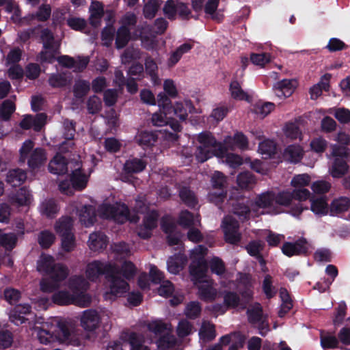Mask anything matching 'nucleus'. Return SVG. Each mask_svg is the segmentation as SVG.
I'll use <instances>...</instances> for the list:
<instances>
[{
  "instance_id": "2",
  "label": "nucleus",
  "mask_w": 350,
  "mask_h": 350,
  "mask_svg": "<svg viewBox=\"0 0 350 350\" xmlns=\"http://www.w3.org/2000/svg\"><path fill=\"white\" fill-rule=\"evenodd\" d=\"M39 341L48 344L55 340L75 346L80 345L79 334L74 325L65 321H59L57 325L49 323L34 328Z\"/></svg>"
},
{
  "instance_id": "34",
  "label": "nucleus",
  "mask_w": 350,
  "mask_h": 350,
  "mask_svg": "<svg viewBox=\"0 0 350 350\" xmlns=\"http://www.w3.org/2000/svg\"><path fill=\"white\" fill-rule=\"evenodd\" d=\"M145 70L147 75L150 77L154 85L160 83L158 76V66L154 59L150 55H147L144 60Z\"/></svg>"
},
{
  "instance_id": "19",
  "label": "nucleus",
  "mask_w": 350,
  "mask_h": 350,
  "mask_svg": "<svg viewBox=\"0 0 350 350\" xmlns=\"http://www.w3.org/2000/svg\"><path fill=\"white\" fill-rule=\"evenodd\" d=\"M310 210L318 216L327 215L329 206L327 203V198L325 196L316 197L313 196L310 198Z\"/></svg>"
},
{
  "instance_id": "58",
  "label": "nucleus",
  "mask_w": 350,
  "mask_h": 350,
  "mask_svg": "<svg viewBox=\"0 0 350 350\" xmlns=\"http://www.w3.org/2000/svg\"><path fill=\"white\" fill-rule=\"evenodd\" d=\"M202 308L198 301H190L186 306L185 314L190 319H196L201 313Z\"/></svg>"
},
{
  "instance_id": "36",
  "label": "nucleus",
  "mask_w": 350,
  "mask_h": 350,
  "mask_svg": "<svg viewBox=\"0 0 350 350\" xmlns=\"http://www.w3.org/2000/svg\"><path fill=\"white\" fill-rule=\"evenodd\" d=\"M31 200V195L29 190L23 187L18 189L16 193L10 196V201L13 204L18 206L28 205Z\"/></svg>"
},
{
  "instance_id": "47",
  "label": "nucleus",
  "mask_w": 350,
  "mask_h": 350,
  "mask_svg": "<svg viewBox=\"0 0 350 350\" xmlns=\"http://www.w3.org/2000/svg\"><path fill=\"white\" fill-rule=\"evenodd\" d=\"M232 213L238 216L241 221H245L249 217L250 208L248 205L243 202L236 201L232 205Z\"/></svg>"
},
{
  "instance_id": "57",
  "label": "nucleus",
  "mask_w": 350,
  "mask_h": 350,
  "mask_svg": "<svg viewBox=\"0 0 350 350\" xmlns=\"http://www.w3.org/2000/svg\"><path fill=\"white\" fill-rule=\"evenodd\" d=\"M321 345L324 350L335 349L340 348L343 349L342 347H339V341L338 338L335 336H325L321 337Z\"/></svg>"
},
{
  "instance_id": "52",
  "label": "nucleus",
  "mask_w": 350,
  "mask_h": 350,
  "mask_svg": "<svg viewBox=\"0 0 350 350\" xmlns=\"http://www.w3.org/2000/svg\"><path fill=\"white\" fill-rule=\"evenodd\" d=\"M58 211V206L53 200H46L40 206V212L47 217H55Z\"/></svg>"
},
{
  "instance_id": "15",
  "label": "nucleus",
  "mask_w": 350,
  "mask_h": 350,
  "mask_svg": "<svg viewBox=\"0 0 350 350\" xmlns=\"http://www.w3.org/2000/svg\"><path fill=\"white\" fill-rule=\"evenodd\" d=\"M68 287L74 295L88 294L90 284L83 275H72L68 280Z\"/></svg>"
},
{
  "instance_id": "31",
  "label": "nucleus",
  "mask_w": 350,
  "mask_h": 350,
  "mask_svg": "<svg viewBox=\"0 0 350 350\" xmlns=\"http://www.w3.org/2000/svg\"><path fill=\"white\" fill-rule=\"evenodd\" d=\"M247 316L248 322L256 325L258 322L261 321L266 316L263 314V309L260 303L256 302L250 308L247 310Z\"/></svg>"
},
{
  "instance_id": "18",
  "label": "nucleus",
  "mask_w": 350,
  "mask_h": 350,
  "mask_svg": "<svg viewBox=\"0 0 350 350\" xmlns=\"http://www.w3.org/2000/svg\"><path fill=\"white\" fill-rule=\"evenodd\" d=\"M51 14V8L50 5L47 3H42L35 12H33L25 16V19L27 20V23H30L33 21L45 22L49 19Z\"/></svg>"
},
{
  "instance_id": "29",
  "label": "nucleus",
  "mask_w": 350,
  "mask_h": 350,
  "mask_svg": "<svg viewBox=\"0 0 350 350\" xmlns=\"http://www.w3.org/2000/svg\"><path fill=\"white\" fill-rule=\"evenodd\" d=\"M178 196L181 201L189 208H194L198 203L195 193L191 190L189 187H180L178 191Z\"/></svg>"
},
{
  "instance_id": "4",
  "label": "nucleus",
  "mask_w": 350,
  "mask_h": 350,
  "mask_svg": "<svg viewBox=\"0 0 350 350\" xmlns=\"http://www.w3.org/2000/svg\"><path fill=\"white\" fill-rule=\"evenodd\" d=\"M198 142L200 145L196 148L195 157L200 163H204L214 156L224 158L228 152L226 146L218 142L210 133H200L198 136Z\"/></svg>"
},
{
  "instance_id": "54",
  "label": "nucleus",
  "mask_w": 350,
  "mask_h": 350,
  "mask_svg": "<svg viewBox=\"0 0 350 350\" xmlns=\"http://www.w3.org/2000/svg\"><path fill=\"white\" fill-rule=\"evenodd\" d=\"M262 289L267 299L273 298L277 293V289L273 286L272 277L270 275H266L264 278L262 284Z\"/></svg>"
},
{
  "instance_id": "13",
  "label": "nucleus",
  "mask_w": 350,
  "mask_h": 350,
  "mask_svg": "<svg viewBox=\"0 0 350 350\" xmlns=\"http://www.w3.org/2000/svg\"><path fill=\"white\" fill-rule=\"evenodd\" d=\"M282 253L288 256L306 255L309 244L305 238H301L295 242H285L282 247Z\"/></svg>"
},
{
  "instance_id": "53",
  "label": "nucleus",
  "mask_w": 350,
  "mask_h": 350,
  "mask_svg": "<svg viewBox=\"0 0 350 350\" xmlns=\"http://www.w3.org/2000/svg\"><path fill=\"white\" fill-rule=\"evenodd\" d=\"M140 50L133 46L127 47L121 55V59L123 64H129L133 61L140 59Z\"/></svg>"
},
{
  "instance_id": "56",
  "label": "nucleus",
  "mask_w": 350,
  "mask_h": 350,
  "mask_svg": "<svg viewBox=\"0 0 350 350\" xmlns=\"http://www.w3.org/2000/svg\"><path fill=\"white\" fill-rule=\"evenodd\" d=\"M159 214L157 211L152 210L143 219L142 224L148 230H153L157 227Z\"/></svg>"
},
{
  "instance_id": "41",
  "label": "nucleus",
  "mask_w": 350,
  "mask_h": 350,
  "mask_svg": "<svg viewBox=\"0 0 350 350\" xmlns=\"http://www.w3.org/2000/svg\"><path fill=\"white\" fill-rule=\"evenodd\" d=\"M229 90L232 98L238 100H249L250 96L241 88L240 83L236 80H232L230 83Z\"/></svg>"
},
{
  "instance_id": "3",
  "label": "nucleus",
  "mask_w": 350,
  "mask_h": 350,
  "mask_svg": "<svg viewBox=\"0 0 350 350\" xmlns=\"http://www.w3.org/2000/svg\"><path fill=\"white\" fill-rule=\"evenodd\" d=\"M136 274V267L131 261H124L116 271L115 264L111 262V297H121L129 290V284L124 280H131Z\"/></svg>"
},
{
  "instance_id": "27",
  "label": "nucleus",
  "mask_w": 350,
  "mask_h": 350,
  "mask_svg": "<svg viewBox=\"0 0 350 350\" xmlns=\"http://www.w3.org/2000/svg\"><path fill=\"white\" fill-rule=\"evenodd\" d=\"M88 176L81 172L79 163H77V167L72 170L70 175V182L76 190L83 189L88 183Z\"/></svg>"
},
{
  "instance_id": "63",
  "label": "nucleus",
  "mask_w": 350,
  "mask_h": 350,
  "mask_svg": "<svg viewBox=\"0 0 350 350\" xmlns=\"http://www.w3.org/2000/svg\"><path fill=\"white\" fill-rule=\"evenodd\" d=\"M60 237H62L61 245L62 250L66 252L74 250L76 246L74 234H67Z\"/></svg>"
},
{
  "instance_id": "37",
  "label": "nucleus",
  "mask_w": 350,
  "mask_h": 350,
  "mask_svg": "<svg viewBox=\"0 0 350 350\" xmlns=\"http://www.w3.org/2000/svg\"><path fill=\"white\" fill-rule=\"evenodd\" d=\"M158 139V135L152 131H142L137 138V142L144 149L152 147Z\"/></svg>"
},
{
  "instance_id": "5",
  "label": "nucleus",
  "mask_w": 350,
  "mask_h": 350,
  "mask_svg": "<svg viewBox=\"0 0 350 350\" xmlns=\"http://www.w3.org/2000/svg\"><path fill=\"white\" fill-rule=\"evenodd\" d=\"M157 100L158 106L165 116L174 115L181 121L186 120L188 113H191L194 109L191 100H185L184 103L177 102L172 105L170 98H168L165 93H159L157 95Z\"/></svg>"
},
{
  "instance_id": "16",
  "label": "nucleus",
  "mask_w": 350,
  "mask_h": 350,
  "mask_svg": "<svg viewBox=\"0 0 350 350\" xmlns=\"http://www.w3.org/2000/svg\"><path fill=\"white\" fill-rule=\"evenodd\" d=\"M198 284V288L200 299L204 301H214L217 296V290L213 286V280H207Z\"/></svg>"
},
{
  "instance_id": "55",
  "label": "nucleus",
  "mask_w": 350,
  "mask_h": 350,
  "mask_svg": "<svg viewBox=\"0 0 350 350\" xmlns=\"http://www.w3.org/2000/svg\"><path fill=\"white\" fill-rule=\"evenodd\" d=\"M209 267L213 273L219 276L224 275L226 270L224 262L217 256H214L211 259Z\"/></svg>"
},
{
  "instance_id": "28",
  "label": "nucleus",
  "mask_w": 350,
  "mask_h": 350,
  "mask_svg": "<svg viewBox=\"0 0 350 350\" xmlns=\"http://www.w3.org/2000/svg\"><path fill=\"white\" fill-rule=\"evenodd\" d=\"M75 133V129L74 123L72 121H70L68 120H66L64 122V138L68 141L66 143H62L60 149L62 151H68L69 148H71L74 143L72 142V139L74 137Z\"/></svg>"
},
{
  "instance_id": "14",
  "label": "nucleus",
  "mask_w": 350,
  "mask_h": 350,
  "mask_svg": "<svg viewBox=\"0 0 350 350\" xmlns=\"http://www.w3.org/2000/svg\"><path fill=\"white\" fill-rule=\"evenodd\" d=\"M226 182V177L223 174V173L216 171L214 172L212 178L211 183L212 186L214 189H219L221 190L219 193L213 192L209 195L210 199L211 201H214L216 202H223L224 199L226 197V192L224 191V186Z\"/></svg>"
},
{
  "instance_id": "39",
  "label": "nucleus",
  "mask_w": 350,
  "mask_h": 350,
  "mask_svg": "<svg viewBox=\"0 0 350 350\" xmlns=\"http://www.w3.org/2000/svg\"><path fill=\"white\" fill-rule=\"evenodd\" d=\"M349 165L343 158H335L332 168L331 175L334 178H341L348 171Z\"/></svg>"
},
{
  "instance_id": "49",
  "label": "nucleus",
  "mask_w": 350,
  "mask_h": 350,
  "mask_svg": "<svg viewBox=\"0 0 350 350\" xmlns=\"http://www.w3.org/2000/svg\"><path fill=\"white\" fill-rule=\"evenodd\" d=\"M18 238L14 233H5L0 230V245L6 250H12L16 245Z\"/></svg>"
},
{
  "instance_id": "44",
  "label": "nucleus",
  "mask_w": 350,
  "mask_h": 350,
  "mask_svg": "<svg viewBox=\"0 0 350 350\" xmlns=\"http://www.w3.org/2000/svg\"><path fill=\"white\" fill-rule=\"evenodd\" d=\"M275 94L278 97L285 98L290 96L293 92V85L291 80L284 79L278 81L274 86Z\"/></svg>"
},
{
  "instance_id": "46",
  "label": "nucleus",
  "mask_w": 350,
  "mask_h": 350,
  "mask_svg": "<svg viewBox=\"0 0 350 350\" xmlns=\"http://www.w3.org/2000/svg\"><path fill=\"white\" fill-rule=\"evenodd\" d=\"M243 288L240 290L239 295L241 296V301L246 306L253 299L254 291L252 289V284L247 275H246L245 279L243 280Z\"/></svg>"
},
{
  "instance_id": "7",
  "label": "nucleus",
  "mask_w": 350,
  "mask_h": 350,
  "mask_svg": "<svg viewBox=\"0 0 350 350\" xmlns=\"http://www.w3.org/2000/svg\"><path fill=\"white\" fill-rule=\"evenodd\" d=\"M52 301L59 306L74 304L81 308L89 307L92 304L90 294L74 295L67 290H58L52 295Z\"/></svg>"
},
{
  "instance_id": "1",
  "label": "nucleus",
  "mask_w": 350,
  "mask_h": 350,
  "mask_svg": "<svg viewBox=\"0 0 350 350\" xmlns=\"http://www.w3.org/2000/svg\"><path fill=\"white\" fill-rule=\"evenodd\" d=\"M37 270L50 278H42L40 282V290L44 293H52L60 287L61 282L69 275V269L62 263L56 262L50 255L42 254L37 261Z\"/></svg>"
},
{
  "instance_id": "33",
  "label": "nucleus",
  "mask_w": 350,
  "mask_h": 350,
  "mask_svg": "<svg viewBox=\"0 0 350 350\" xmlns=\"http://www.w3.org/2000/svg\"><path fill=\"white\" fill-rule=\"evenodd\" d=\"M121 338L123 340L126 341L131 346L130 350L138 348L144 343V336L135 332H130L129 330L122 332Z\"/></svg>"
},
{
  "instance_id": "48",
  "label": "nucleus",
  "mask_w": 350,
  "mask_h": 350,
  "mask_svg": "<svg viewBox=\"0 0 350 350\" xmlns=\"http://www.w3.org/2000/svg\"><path fill=\"white\" fill-rule=\"evenodd\" d=\"M133 38V34L129 29H125L124 27H119L116 38V46L117 49H123L125 47L129 40Z\"/></svg>"
},
{
  "instance_id": "50",
  "label": "nucleus",
  "mask_w": 350,
  "mask_h": 350,
  "mask_svg": "<svg viewBox=\"0 0 350 350\" xmlns=\"http://www.w3.org/2000/svg\"><path fill=\"white\" fill-rule=\"evenodd\" d=\"M55 239V235L49 230H42L38 235V242L43 249L49 248Z\"/></svg>"
},
{
  "instance_id": "62",
  "label": "nucleus",
  "mask_w": 350,
  "mask_h": 350,
  "mask_svg": "<svg viewBox=\"0 0 350 350\" xmlns=\"http://www.w3.org/2000/svg\"><path fill=\"white\" fill-rule=\"evenodd\" d=\"M90 89V83L85 80L77 81L74 86V94L77 98H83Z\"/></svg>"
},
{
  "instance_id": "20",
  "label": "nucleus",
  "mask_w": 350,
  "mask_h": 350,
  "mask_svg": "<svg viewBox=\"0 0 350 350\" xmlns=\"http://www.w3.org/2000/svg\"><path fill=\"white\" fill-rule=\"evenodd\" d=\"M107 237L103 232H93L90 234L88 246L92 251L100 252L107 245Z\"/></svg>"
},
{
  "instance_id": "60",
  "label": "nucleus",
  "mask_w": 350,
  "mask_h": 350,
  "mask_svg": "<svg viewBox=\"0 0 350 350\" xmlns=\"http://www.w3.org/2000/svg\"><path fill=\"white\" fill-rule=\"evenodd\" d=\"M160 6L159 0H148L144 8V15L146 18L154 17Z\"/></svg>"
},
{
  "instance_id": "59",
  "label": "nucleus",
  "mask_w": 350,
  "mask_h": 350,
  "mask_svg": "<svg viewBox=\"0 0 350 350\" xmlns=\"http://www.w3.org/2000/svg\"><path fill=\"white\" fill-rule=\"evenodd\" d=\"M348 48V46L338 38H332L329 40L327 44L325 46L330 53L341 51Z\"/></svg>"
},
{
  "instance_id": "43",
  "label": "nucleus",
  "mask_w": 350,
  "mask_h": 350,
  "mask_svg": "<svg viewBox=\"0 0 350 350\" xmlns=\"http://www.w3.org/2000/svg\"><path fill=\"white\" fill-rule=\"evenodd\" d=\"M16 96H12L3 102L0 107V117L4 120H8L11 115L16 109L15 102Z\"/></svg>"
},
{
  "instance_id": "51",
  "label": "nucleus",
  "mask_w": 350,
  "mask_h": 350,
  "mask_svg": "<svg viewBox=\"0 0 350 350\" xmlns=\"http://www.w3.org/2000/svg\"><path fill=\"white\" fill-rule=\"evenodd\" d=\"M156 344L159 350L172 349L176 345V338L173 335L166 334L160 336Z\"/></svg>"
},
{
  "instance_id": "24",
  "label": "nucleus",
  "mask_w": 350,
  "mask_h": 350,
  "mask_svg": "<svg viewBox=\"0 0 350 350\" xmlns=\"http://www.w3.org/2000/svg\"><path fill=\"white\" fill-rule=\"evenodd\" d=\"M304 150L299 145L288 146L283 152L284 160L293 163H299L303 158Z\"/></svg>"
},
{
  "instance_id": "42",
  "label": "nucleus",
  "mask_w": 350,
  "mask_h": 350,
  "mask_svg": "<svg viewBox=\"0 0 350 350\" xmlns=\"http://www.w3.org/2000/svg\"><path fill=\"white\" fill-rule=\"evenodd\" d=\"M238 186L241 189H250L256 183L255 176L249 171H244L239 174L237 178Z\"/></svg>"
},
{
  "instance_id": "38",
  "label": "nucleus",
  "mask_w": 350,
  "mask_h": 350,
  "mask_svg": "<svg viewBox=\"0 0 350 350\" xmlns=\"http://www.w3.org/2000/svg\"><path fill=\"white\" fill-rule=\"evenodd\" d=\"M27 178L26 172L21 169L11 170L8 172L6 181L14 187L23 183Z\"/></svg>"
},
{
  "instance_id": "64",
  "label": "nucleus",
  "mask_w": 350,
  "mask_h": 350,
  "mask_svg": "<svg viewBox=\"0 0 350 350\" xmlns=\"http://www.w3.org/2000/svg\"><path fill=\"white\" fill-rule=\"evenodd\" d=\"M40 38L43 48H51L57 46L53 33L47 28L41 31Z\"/></svg>"
},
{
  "instance_id": "61",
  "label": "nucleus",
  "mask_w": 350,
  "mask_h": 350,
  "mask_svg": "<svg viewBox=\"0 0 350 350\" xmlns=\"http://www.w3.org/2000/svg\"><path fill=\"white\" fill-rule=\"evenodd\" d=\"M259 150L261 154L271 157L276 153V144L272 140H265L259 144Z\"/></svg>"
},
{
  "instance_id": "40",
  "label": "nucleus",
  "mask_w": 350,
  "mask_h": 350,
  "mask_svg": "<svg viewBox=\"0 0 350 350\" xmlns=\"http://www.w3.org/2000/svg\"><path fill=\"white\" fill-rule=\"evenodd\" d=\"M275 200V193L273 191H267L258 195L255 200V204L261 208L271 207Z\"/></svg>"
},
{
  "instance_id": "23",
  "label": "nucleus",
  "mask_w": 350,
  "mask_h": 350,
  "mask_svg": "<svg viewBox=\"0 0 350 350\" xmlns=\"http://www.w3.org/2000/svg\"><path fill=\"white\" fill-rule=\"evenodd\" d=\"M147 165V162L142 159L133 157L126 161L123 170L127 174H138L143 172Z\"/></svg>"
},
{
  "instance_id": "22",
  "label": "nucleus",
  "mask_w": 350,
  "mask_h": 350,
  "mask_svg": "<svg viewBox=\"0 0 350 350\" xmlns=\"http://www.w3.org/2000/svg\"><path fill=\"white\" fill-rule=\"evenodd\" d=\"M68 165H70V163H67L64 157L60 154H56L50 161L49 170L52 174L61 175L68 172L69 168ZM70 168H71V167H70Z\"/></svg>"
},
{
  "instance_id": "10",
  "label": "nucleus",
  "mask_w": 350,
  "mask_h": 350,
  "mask_svg": "<svg viewBox=\"0 0 350 350\" xmlns=\"http://www.w3.org/2000/svg\"><path fill=\"white\" fill-rule=\"evenodd\" d=\"M109 274V263L100 260H94L88 263L85 269V275L91 282H96L101 275L106 278Z\"/></svg>"
},
{
  "instance_id": "30",
  "label": "nucleus",
  "mask_w": 350,
  "mask_h": 350,
  "mask_svg": "<svg viewBox=\"0 0 350 350\" xmlns=\"http://www.w3.org/2000/svg\"><path fill=\"white\" fill-rule=\"evenodd\" d=\"M73 219L68 216L60 217L55 224L54 229L59 235L72 233Z\"/></svg>"
},
{
  "instance_id": "17",
  "label": "nucleus",
  "mask_w": 350,
  "mask_h": 350,
  "mask_svg": "<svg viewBox=\"0 0 350 350\" xmlns=\"http://www.w3.org/2000/svg\"><path fill=\"white\" fill-rule=\"evenodd\" d=\"M292 192L293 195V200L299 201V203L293 208H292V212L294 215H299L304 211V209H307V208H304L300 202L308 199L310 200V198L314 195L312 194L310 191L306 188L295 189Z\"/></svg>"
},
{
  "instance_id": "45",
  "label": "nucleus",
  "mask_w": 350,
  "mask_h": 350,
  "mask_svg": "<svg viewBox=\"0 0 350 350\" xmlns=\"http://www.w3.org/2000/svg\"><path fill=\"white\" fill-rule=\"evenodd\" d=\"M48 82L53 88H59L66 86L70 83V79L64 73H53L51 74Z\"/></svg>"
},
{
  "instance_id": "35",
  "label": "nucleus",
  "mask_w": 350,
  "mask_h": 350,
  "mask_svg": "<svg viewBox=\"0 0 350 350\" xmlns=\"http://www.w3.org/2000/svg\"><path fill=\"white\" fill-rule=\"evenodd\" d=\"M89 10L90 12V23L92 25L97 27L100 24V20L104 14V9L102 3L96 1H92Z\"/></svg>"
},
{
  "instance_id": "9",
  "label": "nucleus",
  "mask_w": 350,
  "mask_h": 350,
  "mask_svg": "<svg viewBox=\"0 0 350 350\" xmlns=\"http://www.w3.org/2000/svg\"><path fill=\"white\" fill-rule=\"evenodd\" d=\"M208 265L204 258H197L191 261L189 267L191 280L195 285L201 283L206 279Z\"/></svg>"
},
{
  "instance_id": "6",
  "label": "nucleus",
  "mask_w": 350,
  "mask_h": 350,
  "mask_svg": "<svg viewBox=\"0 0 350 350\" xmlns=\"http://www.w3.org/2000/svg\"><path fill=\"white\" fill-rule=\"evenodd\" d=\"M33 142L26 140L20 149V162L25 163L27 159V164L31 169H36L42 165L46 159L43 149L36 148L33 149Z\"/></svg>"
},
{
  "instance_id": "21",
  "label": "nucleus",
  "mask_w": 350,
  "mask_h": 350,
  "mask_svg": "<svg viewBox=\"0 0 350 350\" xmlns=\"http://www.w3.org/2000/svg\"><path fill=\"white\" fill-rule=\"evenodd\" d=\"M223 299L224 304L228 309L245 308V304L242 302L240 295L237 292L224 291Z\"/></svg>"
},
{
  "instance_id": "11",
  "label": "nucleus",
  "mask_w": 350,
  "mask_h": 350,
  "mask_svg": "<svg viewBox=\"0 0 350 350\" xmlns=\"http://www.w3.org/2000/svg\"><path fill=\"white\" fill-rule=\"evenodd\" d=\"M101 321V313L94 309L84 310L80 317L81 326L88 332L96 330L100 326Z\"/></svg>"
},
{
  "instance_id": "26",
  "label": "nucleus",
  "mask_w": 350,
  "mask_h": 350,
  "mask_svg": "<svg viewBox=\"0 0 350 350\" xmlns=\"http://www.w3.org/2000/svg\"><path fill=\"white\" fill-rule=\"evenodd\" d=\"M81 223L85 227L92 226L96 221L95 208L91 205H85L79 211Z\"/></svg>"
},
{
  "instance_id": "12",
  "label": "nucleus",
  "mask_w": 350,
  "mask_h": 350,
  "mask_svg": "<svg viewBox=\"0 0 350 350\" xmlns=\"http://www.w3.org/2000/svg\"><path fill=\"white\" fill-rule=\"evenodd\" d=\"M137 16L131 12H126L120 19V27L125 29H129L133 34V39L137 40L143 38L144 34V27L143 25H137Z\"/></svg>"
},
{
  "instance_id": "8",
  "label": "nucleus",
  "mask_w": 350,
  "mask_h": 350,
  "mask_svg": "<svg viewBox=\"0 0 350 350\" xmlns=\"http://www.w3.org/2000/svg\"><path fill=\"white\" fill-rule=\"evenodd\" d=\"M139 219V217L136 214L131 215L128 206L124 203H116L113 205L111 204V220L118 224H123L127 221L137 223Z\"/></svg>"
},
{
  "instance_id": "32",
  "label": "nucleus",
  "mask_w": 350,
  "mask_h": 350,
  "mask_svg": "<svg viewBox=\"0 0 350 350\" xmlns=\"http://www.w3.org/2000/svg\"><path fill=\"white\" fill-rule=\"evenodd\" d=\"M350 207V200L347 197H340L334 199L329 205L332 215L347 211Z\"/></svg>"
},
{
  "instance_id": "25",
  "label": "nucleus",
  "mask_w": 350,
  "mask_h": 350,
  "mask_svg": "<svg viewBox=\"0 0 350 350\" xmlns=\"http://www.w3.org/2000/svg\"><path fill=\"white\" fill-rule=\"evenodd\" d=\"M193 47V44L185 42L180 45L174 51H172L167 59V64L169 68L174 67L181 59L183 55L189 53Z\"/></svg>"
}]
</instances>
